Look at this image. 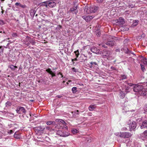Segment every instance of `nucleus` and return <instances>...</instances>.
Returning <instances> with one entry per match:
<instances>
[{
  "instance_id": "1",
  "label": "nucleus",
  "mask_w": 147,
  "mask_h": 147,
  "mask_svg": "<svg viewBox=\"0 0 147 147\" xmlns=\"http://www.w3.org/2000/svg\"><path fill=\"white\" fill-rule=\"evenodd\" d=\"M146 90L144 89L143 87L141 85L136 84L134 86L133 88L134 91L138 93L141 96H145L147 94Z\"/></svg>"
},
{
  "instance_id": "2",
  "label": "nucleus",
  "mask_w": 147,
  "mask_h": 147,
  "mask_svg": "<svg viewBox=\"0 0 147 147\" xmlns=\"http://www.w3.org/2000/svg\"><path fill=\"white\" fill-rule=\"evenodd\" d=\"M109 38L107 39V41L105 42V44L111 47L116 46V43L114 40H117L118 38L109 36Z\"/></svg>"
},
{
  "instance_id": "3",
  "label": "nucleus",
  "mask_w": 147,
  "mask_h": 147,
  "mask_svg": "<svg viewBox=\"0 0 147 147\" xmlns=\"http://www.w3.org/2000/svg\"><path fill=\"white\" fill-rule=\"evenodd\" d=\"M56 134L57 135L63 137H66L69 135L68 133L66 132L64 130H58L57 131Z\"/></svg>"
},
{
  "instance_id": "4",
  "label": "nucleus",
  "mask_w": 147,
  "mask_h": 147,
  "mask_svg": "<svg viewBox=\"0 0 147 147\" xmlns=\"http://www.w3.org/2000/svg\"><path fill=\"white\" fill-rule=\"evenodd\" d=\"M16 111L17 113L19 114H25L26 112L25 108L22 107H18L16 110Z\"/></svg>"
},
{
  "instance_id": "5",
  "label": "nucleus",
  "mask_w": 147,
  "mask_h": 147,
  "mask_svg": "<svg viewBox=\"0 0 147 147\" xmlns=\"http://www.w3.org/2000/svg\"><path fill=\"white\" fill-rule=\"evenodd\" d=\"M128 125L130 131L134 130L136 127V123L134 121H131Z\"/></svg>"
},
{
  "instance_id": "6",
  "label": "nucleus",
  "mask_w": 147,
  "mask_h": 147,
  "mask_svg": "<svg viewBox=\"0 0 147 147\" xmlns=\"http://www.w3.org/2000/svg\"><path fill=\"white\" fill-rule=\"evenodd\" d=\"M131 136V133L127 132H123L121 133V138H128Z\"/></svg>"
},
{
  "instance_id": "7",
  "label": "nucleus",
  "mask_w": 147,
  "mask_h": 147,
  "mask_svg": "<svg viewBox=\"0 0 147 147\" xmlns=\"http://www.w3.org/2000/svg\"><path fill=\"white\" fill-rule=\"evenodd\" d=\"M140 125L141 129L147 128V119L142 121V123H140Z\"/></svg>"
},
{
  "instance_id": "8",
  "label": "nucleus",
  "mask_w": 147,
  "mask_h": 147,
  "mask_svg": "<svg viewBox=\"0 0 147 147\" xmlns=\"http://www.w3.org/2000/svg\"><path fill=\"white\" fill-rule=\"evenodd\" d=\"M70 11L72 12L74 11L75 14H76L78 11V5L76 4H74V7L70 9Z\"/></svg>"
},
{
  "instance_id": "9",
  "label": "nucleus",
  "mask_w": 147,
  "mask_h": 147,
  "mask_svg": "<svg viewBox=\"0 0 147 147\" xmlns=\"http://www.w3.org/2000/svg\"><path fill=\"white\" fill-rule=\"evenodd\" d=\"M90 50L92 52L97 54H99L101 53V51L100 50L95 47H93L91 48Z\"/></svg>"
},
{
  "instance_id": "10",
  "label": "nucleus",
  "mask_w": 147,
  "mask_h": 147,
  "mask_svg": "<svg viewBox=\"0 0 147 147\" xmlns=\"http://www.w3.org/2000/svg\"><path fill=\"white\" fill-rule=\"evenodd\" d=\"M110 51L107 50H105L103 51H101V53H100L102 56H108L109 54Z\"/></svg>"
},
{
  "instance_id": "11",
  "label": "nucleus",
  "mask_w": 147,
  "mask_h": 147,
  "mask_svg": "<svg viewBox=\"0 0 147 147\" xmlns=\"http://www.w3.org/2000/svg\"><path fill=\"white\" fill-rule=\"evenodd\" d=\"M82 18L86 22H89L91 19L94 18V17L93 16H83Z\"/></svg>"
},
{
  "instance_id": "12",
  "label": "nucleus",
  "mask_w": 147,
  "mask_h": 147,
  "mask_svg": "<svg viewBox=\"0 0 147 147\" xmlns=\"http://www.w3.org/2000/svg\"><path fill=\"white\" fill-rule=\"evenodd\" d=\"M122 90H119V96L120 98H123L125 97V92H124L123 90V89L122 88Z\"/></svg>"
},
{
  "instance_id": "13",
  "label": "nucleus",
  "mask_w": 147,
  "mask_h": 147,
  "mask_svg": "<svg viewBox=\"0 0 147 147\" xmlns=\"http://www.w3.org/2000/svg\"><path fill=\"white\" fill-rule=\"evenodd\" d=\"M46 71L48 73H49L51 75V77L52 78L56 76L55 74L53 72V71L51 70V69L48 68L46 70Z\"/></svg>"
},
{
  "instance_id": "14",
  "label": "nucleus",
  "mask_w": 147,
  "mask_h": 147,
  "mask_svg": "<svg viewBox=\"0 0 147 147\" xmlns=\"http://www.w3.org/2000/svg\"><path fill=\"white\" fill-rule=\"evenodd\" d=\"M65 123H58L55 126L56 128L58 129H62L64 127V125Z\"/></svg>"
},
{
  "instance_id": "15",
  "label": "nucleus",
  "mask_w": 147,
  "mask_h": 147,
  "mask_svg": "<svg viewBox=\"0 0 147 147\" xmlns=\"http://www.w3.org/2000/svg\"><path fill=\"white\" fill-rule=\"evenodd\" d=\"M90 7L91 13L95 12L98 9V7L96 6H90Z\"/></svg>"
},
{
  "instance_id": "16",
  "label": "nucleus",
  "mask_w": 147,
  "mask_h": 147,
  "mask_svg": "<svg viewBox=\"0 0 147 147\" xmlns=\"http://www.w3.org/2000/svg\"><path fill=\"white\" fill-rule=\"evenodd\" d=\"M47 5L50 7H53L55 6L56 3L53 1H51L47 3Z\"/></svg>"
},
{
  "instance_id": "17",
  "label": "nucleus",
  "mask_w": 147,
  "mask_h": 147,
  "mask_svg": "<svg viewBox=\"0 0 147 147\" xmlns=\"http://www.w3.org/2000/svg\"><path fill=\"white\" fill-rule=\"evenodd\" d=\"M88 66L90 68H92L95 67V65H97V64L96 62H90V64H88Z\"/></svg>"
},
{
  "instance_id": "18",
  "label": "nucleus",
  "mask_w": 147,
  "mask_h": 147,
  "mask_svg": "<svg viewBox=\"0 0 147 147\" xmlns=\"http://www.w3.org/2000/svg\"><path fill=\"white\" fill-rule=\"evenodd\" d=\"M90 9V7H88L87 6H85L84 8V12L88 14L91 13Z\"/></svg>"
},
{
  "instance_id": "19",
  "label": "nucleus",
  "mask_w": 147,
  "mask_h": 147,
  "mask_svg": "<svg viewBox=\"0 0 147 147\" xmlns=\"http://www.w3.org/2000/svg\"><path fill=\"white\" fill-rule=\"evenodd\" d=\"M121 51H122L124 52L125 53L128 54L130 55V51H129L128 48L127 47H125L122 48L121 49Z\"/></svg>"
},
{
  "instance_id": "20",
  "label": "nucleus",
  "mask_w": 147,
  "mask_h": 147,
  "mask_svg": "<svg viewBox=\"0 0 147 147\" xmlns=\"http://www.w3.org/2000/svg\"><path fill=\"white\" fill-rule=\"evenodd\" d=\"M36 11L34 9H32L30 10V15L31 17L33 18L36 13Z\"/></svg>"
},
{
  "instance_id": "21",
  "label": "nucleus",
  "mask_w": 147,
  "mask_h": 147,
  "mask_svg": "<svg viewBox=\"0 0 147 147\" xmlns=\"http://www.w3.org/2000/svg\"><path fill=\"white\" fill-rule=\"evenodd\" d=\"M41 130L42 131H44L46 130H49L50 131H51L52 130L54 131L55 130L53 129H52V128L49 126H46V127L42 129V130L41 129Z\"/></svg>"
},
{
  "instance_id": "22",
  "label": "nucleus",
  "mask_w": 147,
  "mask_h": 147,
  "mask_svg": "<svg viewBox=\"0 0 147 147\" xmlns=\"http://www.w3.org/2000/svg\"><path fill=\"white\" fill-rule=\"evenodd\" d=\"M141 136L142 138L147 139V130L145 131L142 133Z\"/></svg>"
},
{
  "instance_id": "23",
  "label": "nucleus",
  "mask_w": 147,
  "mask_h": 147,
  "mask_svg": "<svg viewBox=\"0 0 147 147\" xmlns=\"http://www.w3.org/2000/svg\"><path fill=\"white\" fill-rule=\"evenodd\" d=\"M139 21L138 20H135L133 21V23L131 25V26L133 27H135L138 24Z\"/></svg>"
},
{
  "instance_id": "24",
  "label": "nucleus",
  "mask_w": 147,
  "mask_h": 147,
  "mask_svg": "<svg viewBox=\"0 0 147 147\" xmlns=\"http://www.w3.org/2000/svg\"><path fill=\"white\" fill-rule=\"evenodd\" d=\"M79 111L77 110L76 111L73 112L72 113H73V116L74 117H76L78 116Z\"/></svg>"
},
{
  "instance_id": "25",
  "label": "nucleus",
  "mask_w": 147,
  "mask_h": 147,
  "mask_svg": "<svg viewBox=\"0 0 147 147\" xmlns=\"http://www.w3.org/2000/svg\"><path fill=\"white\" fill-rule=\"evenodd\" d=\"M55 121L56 122H59V123H66L64 121L63 119H56Z\"/></svg>"
},
{
  "instance_id": "26",
  "label": "nucleus",
  "mask_w": 147,
  "mask_h": 147,
  "mask_svg": "<svg viewBox=\"0 0 147 147\" xmlns=\"http://www.w3.org/2000/svg\"><path fill=\"white\" fill-rule=\"evenodd\" d=\"M95 108V106L93 105H90L89 107V110L90 111H92Z\"/></svg>"
},
{
  "instance_id": "27",
  "label": "nucleus",
  "mask_w": 147,
  "mask_h": 147,
  "mask_svg": "<svg viewBox=\"0 0 147 147\" xmlns=\"http://www.w3.org/2000/svg\"><path fill=\"white\" fill-rule=\"evenodd\" d=\"M36 42L34 41V40L33 38H30V39L28 43L29 44H31L32 45H34L35 44Z\"/></svg>"
},
{
  "instance_id": "28",
  "label": "nucleus",
  "mask_w": 147,
  "mask_h": 147,
  "mask_svg": "<svg viewBox=\"0 0 147 147\" xmlns=\"http://www.w3.org/2000/svg\"><path fill=\"white\" fill-rule=\"evenodd\" d=\"M74 53L76 55V58H75V59H74V61H77V58L78 57V56H79V51H75L74 52Z\"/></svg>"
},
{
  "instance_id": "29",
  "label": "nucleus",
  "mask_w": 147,
  "mask_h": 147,
  "mask_svg": "<svg viewBox=\"0 0 147 147\" xmlns=\"http://www.w3.org/2000/svg\"><path fill=\"white\" fill-rule=\"evenodd\" d=\"M124 19L122 17H120L118 20V22L120 23L121 24H123L124 23Z\"/></svg>"
},
{
  "instance_id": "30",
  "label": "nucleus",
  "mask_w": 147,
  "mask_h": 147,
  "mask_svg": "<svg viewBox=\"0 0 147 147\" xmlns=\"http://www.w3.org/2000/svg\"><path fill=\"white\" fill-rule=\"evenodd\" d=\"M71 90L73 93H76L77 92V88L76 87H73L71 89Z\"/></svg>"
},
{
  "instance_id": "31",
  "label": "nucleus",
  "mask_w": 147,
  "mask_h": 147,
  "mask_svg": "<svg viewBox=\"0 0 147 147\" xmlns=\"http://www.w3.org/2000/svg\"><path fill=\"white\" fill-rule=\"evenodd\" d=\"M55 122L54 121H49L47 122L46 123L47 125H50L51 124H54Z\"/></svg>"
},
{
  "instance_id": "32",
  "label": "nucleus",
  "mask_w": 147,
  "mask_h": 147,
  "mask_svg": "<svg viewBox=\"0 0 147 147\" xmlns=\"http://www.w3.org/2000/svg\"><path fill=\"white\" fill-rule=\"evenodd\" d=\"M11 103L9 101L7 102L5 104V107H7L11 106Z\"/></svg>"
},
{
  "instance_id": "33",
  "label": "nucleus",
  "mask_w": 147,
  "mask_h": 147,
  "mask_svg": "<svg viewBox=\"0 0 147 147\" xmlns=\"http://www.w3.org/2000/svg\"><path fill=\"white\" fill-rule=\"evenodd\" d=\"M120 77L121 78V79L123 80L126 79L127 78V76L126 75L122 74L121 75Z\"/></svg>"
},
{
  "instance_id": "34",
  "label": "nucleus",
  "mask_w": 147,
  "mask_h": 147,
  "mask_svg": "<svg viewBox=\"0 0 147 147\" xmlns=\"http://www.w3.org/2000/svg\"><path fill=\"white\" fill-rule=\"evenodd\" d=\"M9 67L12 70H14L15 69L16 67H16L12 65H10L9 66Z\"/></svg>"
},
{
  "instance_id": "35",
  "label": "nucleus",
  "mask_w": 147,
  "mask_h": 147,
  "mask_svg": "<svg viewBox=\"0 0 147 147\" xmlns=\"http://www.w3.org/2000/svg\"><path fill=\"white\" fill-rule=\"evenodd\" d=\"M144 64L147 65V59L146 58H144L142 61Z\"/></svg>"
},
{
  "instance_id": "36",
  "label": "nucleus",
  "mask_w": 147,
  "mask_h": 147,
  "mask_svg": "<svg viewBox=\"0 0 147 147\" xmlns=\"http://www.w3.org/2000/svg\"><path fill=\"white\" fill-rule=\"evenodd\" d=\"M71 132L73 134H75L78 132V131L76 129H73L71 130Z\"/></svg>"
},
{
  "instance_id": "37",
  "label": "nucleus",
  "mask_w": 147,
  "mask_h": 147,
  "mask_svg": "<svg viewBox=\"0 0 147 147\" xmlns=\"http://www.w3.org/2000/svg\"><path fill=\"white\" fill-rule=\"evenodd\" d=\"M97 36H100V32L99 30H96L95 32Z\"/></svg>"
},
{
  "instance_id": "38",
  "label": "nucleus",
  "mask_w": 147,
  "mask_h": 147,
  "mask_svg": "<svg viewBox=\"0 0 147 147\" xmlns=\"http://www.w3.org/2000/svg\"><path fill=\"white\" fill-rule=\"evenodd\" d=\"M3 46H0V55L3 53Z\"/></svg>"
},
{
  "instance_id": "39",
  "label": "nucleus",
  "mask_w": 147,
  "mask_h": 147,
  "mask_svg": "<svg viewBox=\"0 0 147 147\" xmlns=\"http://www.w3.org/2000/svg\"><path fill=\"white\" fill-rule=\"evenodd\" d=\"M132 142L131 141L129 140L127 142H126V145L127 146H129L131 144Z\"/></svg>"
},
{
  "instance_id": "40",
  "label": "nucleus",
  "mask_w": 147,
  "mask_h": 147,
  "mask_svg": "<svg viewBox=\"0 0 147 147\" xmlns=\"http://www.w3.org/2000/svg\"><path fill=\"white\" fill-rule=\"evenodd\" d=\"M14 137L16 139H19L20 138V136L19 135L15 133L14 135Z\"/></svg>"
},
{
  "instance_id": "41",
  "label": "nucleus",
  "mask_w": 147,
  "mask_h": 147,
  "mask_svg": "<svg viewBox=\"0 0 147 147\" xmlns=\"http://www.w3.org/2000/svg\"><path fill=\"white\" fill-rule=\"evenodd\" d=\"M31 38L28 36H27L25 39V40L29 43V41L30 39Z\"/></svg>"
},
{
  "instance_id": "42",
  "label": "nucleus",
  "mask_w": 147,
  "mask_h": 147,
  "mask_svg": "<svg viewBox=\"0 0 147 147\" xmlns=\"http://www.w3.org/2000/svg\"><path fill=\"white\" fill-rule=\"evenodd\" d=\"M122 132H117L115 133V135L117 136H119L120 137H121V134Z\"/></svg>"
},
{
  "instance_id": "43",
  "label": "nucleus",
  "mask_w": 147,
  "mask_h": 147,
  "mask_svg": "<svg viewBox=\"0 0 147 147\" xmlns=\"http://www.w3.org/2000/svg\"><path fill=\"white\" fill-rule=\"evenodd\" d=\"M20 7L23 9L25 8L26 7V6L24 4L22 5L21 4Z\"/></svg>"
},
{
  "instance_id": "44",
  "label": "nucleus",
  "mask_w": 147,
  "mask_h": 147,
  "mask_svg": "<svg viewBox=\"0 0 147 147\" xmlns=\"http://www.w3.org/2000/svg\"><path fill=\"white\" fill-rule=\"evenodd\" d=\"M141 118H138L136 119V121L138 123H139L141 122H142V121Z\"/></svg>"
},
{
  "instance_id": "45",
  "label": "nucleus",
  "mask_w": 147,
  "mask_h": 147,
  "mask_svg": "<svg viewBox=\"0 0 147 147\" xmlns=\"http://www.w3.org/2000/svg\"><path fill=\"white\" fill-rule=\"evenodd\" d=\"M140 65L142 71H144L145 70V68L144 65H143L142 64H140Z\"/></svg>"
},
{
  "instance_id": "46",
  "label": "nucleus",
  "mask_w": 147,
  "mask_h": 147,
  "mask_svg": "<svg viewBox=\"0 0 147 147\" xmlns=\"http://www.w3.org/2000/svg\"><path fill=\"white\" fill-rule=\"evenodd\" d=\"M129 88L130 87L129 86H127L125 88V92H126V93H127V90H129V91H130L129 90Z\"/></svg>"
},
{
  "instance_id": "47",
  "label": "nucleus",
  "mask_w": 147,
  "mask_h": 147,
  "mask_svg": "<svg viewBox=\"0 0 147 147\" xmlns=\"http://www.w3.org/2000/svg\"><path fill=\"white\" fill-rule=\"evenodd\" d=\"M103 0H97L96 2L97 3H103Z\"/></svg>"
},
{
  "instance_id": "48",
  "label": "nucleus",
  "mask_w": 147,
  "mask_h": 147,
  "mask_svg": "<svg viewBox=\"0 0 147 147\" xmlns=\"http://www.w3.org/2000/svg\"><path fill=\"white\" fill-rule=\"evenodd\" d=\"M72 70L75 72H76L78 71V70L76 69L75 67H73L72 68Z\"/></svg>"
},
{
  "instance_id": "49",
  "label": "nucleus",
  "mask_w": 147,
  "mask_h": 147,
  "mask_svg": "<svg viewBox=\"0 0 147 147\" xmlns=\"http://www.w3.org/2000/svg\"><path fill=\"white\" fill-rule=\"evenodd\" d=\"M4 24V22L1 19H0V25L3 24Z\"/></svg>"
},
{
  "instance_id": "50",
  "label": "nucleus",
  "mask_w": 147,
  "mask_h": 147,
  "mask_svg": "<svg viewBox=\"0 0 147 147\" xmlns=\"http://www.w3.org/2000/svg\"><path fill=\"white\" fill-rule=\"evenodd\" d=\"M111 69L112 70H117L116 68L115 67H113V66H111Z\"/></svg>"
},
{
  "instance_id": "51",
  "label": "nucleus",
  "mask_w": 147,
  "mask_h": 147,
  "mask_svg": "<svg viewBox=\"0 0 147 147\" xmlns=\"http://www.w3.org/2000/svg\"><path fill=\"white\" fill-rule=\"evenodd\" d=\"M7 133L9 134H11L13 133V131L12 130H10L8 131Z\"/></svg>"
},
{
  "instance_id": "52",
  "label": "nucleus",
  "mask_w": 147,
  "mask_h": 147,
  "mask_svg": "<svg viewBox=\"0 0 147 147\" xmlns=\"http://www.w3.org/2000/svg\"><path fill=\"white\" fill-rule=\"evenodd\" d=\"M100 45L101 46L105 48H107V47L106 45H105L104 44H102V45Z\"/></svg>"
},
{
  "instance_id": "53",
  "label": "nucleus",
  "mask_w": 147,
  "mask_h": 147,
  "mask_svg": "<svg viewBox=\"0 0 147 147\" xmlns=\"http://www.w3.org/2000/svg\"><path fill=\"white\" fill-rule=\"evenodd\" d=\"M12 36L14 37H16L17 36V34L16 33H13L12 34Z\"/></svg>"
},
{
  "instance_id": "54",
  "label": "nucleus",
  "mask_w": 147,
  "mask_h": 147,
  "mask_svg": "<svg viewBox=\"0 0 147 147\" xmlns=\"http://www.w3.org/2000/svg\"><path fill=\"white\" fill-rule=\"evenodd\" d=\"M21 4L20 3L17 2V3H16L15 4L16 6H20Z\"/></svg>"
},
{
  "instance_id": "55",
  "label": "nucleus",
  "mask_w": 147,
  "mask_h": 147,
  "mask_svg": "<svg viewBox=\"0 0 147 147\" xmlns=\"http://www.w3.org/2000/svg\"><path fill=\"white\" fill-rule=\"evenodd\" d=\"M127 84L128 85L130 86H132L133 85V84H132L131 83H127Z\"/></svg>"
},
{
  "instance_id": "56",
  "label": "nucleus",
  "mask_w": 147,
  "mask_h": 147,
  "mask_svg": "<svg viewBox=\"0 0 147 147\" xmlns=\"http://www.w3.org/2000/svg\"><path fill=\"white\" fill-rule=\"evenodd\" d=\"M59 74H60V75H61V78L63 77V75H62V74H61V73L59 72V73H58V75H59Z\"/></svg>"
},
{
  "instance_id": "57",
  "label": "nucleus",
  "mask_w": 147,
  "mask_h": 147,
  "mask_svg": "<svg viewBox=\"0 0 147 147\" xmlns=\"http://www.w3.org/2000/svg\"><path fill=\"white\" fill-rule=\"evenodd\" d=\"M116 51L117 52H119L120 51V49H116Z\"/></svg>"
},
{
  "instance_id": "58",
  "label": "nucleus",
  "mask_w": 147,
  "mask_h": 147,
  "mask_svg": "<svg viewBox=\"0 0 147 147\" xmlns=\"http://www.w3.org/2000/svg\"><path fill=\"white\" fill-rule=\"evenodd\" d=\"M133 54V55H135V54H134V53L133 52H132V51H130V54Z\"/></svg>"
},
{
  "instance_id": "59",
  "label": "nucleus",
  "mask_w": 147,
  "mask_h": 147,
  "mask_svg": "<svg viewBox=\"0 0 147 147\" xmlns=\"http://www.w3.org/2000/svg\"><path fill=\"white\" fill-rule=\"evenodd\" d=\"M145 110L146 111H147V105H146L145 106Z\"/></svg>"
},
{
  "instance_id": "60",
  "label": "nucleus",
  "mask_w": 147,
  "mask_h": 147,
  "mask_svg": "<svg viewBox=\"0 0 147 147\" xmlns=\"http://www.w3.org/2000/svg\"><path fill=\"white\" fill-rule=\"evenodd\" d=\"M9 43H8L7 44V46H6V47H5V48H7V47L8 46V45H9Z\"/></svg>"
},
{
  "instance_id": "61",
  "label": "nucleus",
  "mask_w": 147,
  "mask_h": 147,
  "mask_svg": "<svg viewBox=\"0 0 147 147\" xmlns=\"http://www.w3.org/2000/svg\"><path fill=\"white\" fill-rule=\"evenodd\" d=\"M57 97L59 98H60L61 97V96H60L59 95H58L57 96Z\"/></svg>"
},
{
  "instance_id": "62",
  "label": "nucleus",
  "mask_w": 147,
  "mask_h": 147,
  "mask_svg": "<svg viewBox=\"0 0 147 147\" xmlns=\"http://www.w3.org/2000/svg\"><path fill=\"white\" fill-rule=\"evenodd\" d=\"M65 81H63V82L62 83H63V84H64V83H65Z\"/></svg>"
},
{
  "instance_id": "63",
  "label": "nucleus",
  "mask_w": 147,
  "mask_h": 147,
  "mask_svg": "<svg viewBox=\"0 0 147 147\" xmlns=\"http://www.w3.org/2000/svg\"><path fill=\"white\" fill-rule=\"evenodd\" d=\"M4 0H1L2 2H3L4 1Z\"/></svg>"
},
{
  "instance_id": "64",
  "label": "nucleus",
  "mask_w": 147,
  "mask_h": 147,
  "mask_svg": "<svg viewBox=\"0 0 147 147\" xmlns=\"http://www.w3.org/2000/svg\"><path fill=\"white\" fill-rule=\"evenodd\" d=\"M68 82H71V80H69L68 81Z\"/></svg>"
}]
</instances>
